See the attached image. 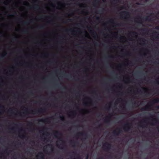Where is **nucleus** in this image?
<instances>
[{
	"instance_id": "58836bf2",
	"label": "nucleus",
	"mask_w": 159,
	"mask_h": 159,
	"mask_svg": "<svg viewBox=\"0 0 159 159\" xmlns=\"http://www.w3.org/2000/svg\"><path fill=\"white\" fill-rule=\"evenodd\" d=\"M109 107H106V109H107V110H109Z\"/></svg>"
},
{
	"instance_id": "7c9ffc66",
	"label": "nucleus",
	"mask_w": 159,
	"mask_h": 159,
	"mask_svg": "<svg viewBox=\"0 0 159 159\" xmlns=\"http://www.w3.org/2000/svg\"><path fill=\"white\" fill-rule=\"evenodd\" d=\"M120 99H117V100L116 101V102H119L120 101Z\"/></svg>"
},
{
	"instance_id": "4be33fe9",
	"label": "nucleus",
	"mask_w": 159,
	"mask_h": 159,
	"mask_svg": "<svg viewBox=\"0 0 159 159\" xmlns=\"http://www.w3.org/2000/svg\"><path fill=\"white\" fill-rule=\"evenodd\" d=\"M108 22H109V23H113V19H110L109 20Z\"/></svg>"
},
{
	"instance_id": "09e8293b",
	"label": "nucleus",
	"mask_w": 159,
	"mask_h": 159,
	"mask_svg": "<svg viewBox=\"0 0 159 159\" xmlns=\"http://www.w3.org/2000/svg\"><path fill=\"white\" fill-rule=\"evenodd\" d=\"M23 114H24V115H25V114H26V113H25V112H23Z\"/></svg>"
},
{
	"instance_id": "603ef678",
	"label": "nucleus",
	"mask_w": 159,
	"mask_h": 159,
	"mask_svg": "<svg viewBox=\"0 0 159 159\" xmlns=\"http://www.w3.org/2000/svg\"><path fill=\"white\" fill-rule=\"evenodd\" d=\"M95 45H97L98 44H97V43H95Z\"/></svg>"
},
{
	"instance_id": "e2e57ef3",
	"label": "nucleus",
	"mask_w": 159,
	"mask_h": 159,
	"mask_svg": "<svg viewBox=\"0 0 159 159\" xmlns=\"http://www.w3.org/2000/svg\"><path fill=\"white\" fill-rule=\"evenodd\" d=\"M1 155L2 156L3 155V154H2V153H1Z\"/></svg>"
},
{
	"instance_id": "6e6552de",
	"label": "nucleus",
	"mask_w": 159,
	"mask_h": 159,
	"mask_svg": "<svg viewBox=\"0 0 159 159\" xmlns=\"http://www.w3.org/2000/svg\"><path fill=\"white\" fill-rule=\"evenodd\" d=\"M152 36L153 37H152L153 39L158 38L159 37V34L157 32H154L152 34Z\"/></svg>"
},
{
	"instance_id": "2f4dec72",
	"label": "nucleus",
	"mask_w": 159,
	"mask_h": 159,
	"mask_svg": "<svg viewBox=\"0 0 159 159\" xmlns=\"http://www.w3.org/2000/svg\"><path fill=\"white\" fill-rule=\"evenodd\" d=\"M0 107L1 108H4V106H2V105H0Z\"/></svg>"
},
{
	"instance_id": "680f3d73",
	"label": "nucleus",
	"mask_w": 159,
	"mask_h": 159,
	"mask_svg": "<svg viewBox=\"0 0 159 159\" xmlns=\"http://www.w3.org/2000/svg\"><path fill=\"white\" fill-rule=\"evenodd\" d=\"M101 159H103L102 157H101Z\"/></svg>"
},
{
	"instance_id": "9b49d317",
	"label": "nucleus",
	"mask_w": 159,
	"mask_h": 159,
	"mask_svg": "<svg viewBox=\"0 0 159 159\" xmlns=\"http://www.w3.org/2000/svg\"><path fill=\"white\" fill-rule=\"evenodd\" d=\"M108 157L110 159H113V158H116V156H114L113 155L111 154L108 156Z\"/></svg>"
},
{
	"instance_id": "a19ab883",
	"label": "nucleus",
	"mask_w": 159,
	"mask_h": 159,
	"mask_svg": "<svg viewBox=\"0 0 159 159\" xmlns=\"http://www.w3.org/2000/svg\"><path fill=\"white\" fill-rule=\"evenodd\" d=\"M5 54H4V55H2V57H3L4 56H5Z\"/></svg>"
},
{
	"instance_id": "5701e85b",
	"label": "nucleus",
	"mask_w": 159,
	"mask_h": 159,
	"mask_svg": "<svg viewBox=\"0 0 159 159\" xmlns=\"http://www.w3.org/2000/svg\"><path fill=\"white\" fill-rule=\"evenodd\" d=\"M38 28L39 29H43L44 28V27L43 25H41L38 27Z\"/></svg>"
},
{
	"instance_id": "c03bdc74",
	"label": "nucleus",
	"mask_w": 159,
	"mask_h": 159,
	"mask_svg": "<svg viewBox=\"0 0 159 159\" xmlns=\"http://www.w3.org/2000/svg\"><path fill=\"white\" fill-rule=\"evenodd\" d=\"M61 139V138H60L59 139H60V141H62V139Z\"/></svg>"
},
{
	"instance_id": "5fc2aeb1",
	"label": "nucleus",
	"mask_w": 159,
	"mask_h": 159,
	"mask_svg": "<svg viewBox=\"0 0 159 159\" xmlns=\"http://www.w3.org/2000/svg\"><path fill=\"white\" fill-rule=\"evenodd\" d=\"M11 129L13 130L14 129V128H12Z\"/></svg>"
},
{
	"instance_id": "bf43d9fd",
	"label": "nucleus",
	"mask_w": 159,
	"mask_h": 159,
	"mask_svg": "<svg viewBox=\"0 0 159 159\" xmlns=\"http://www.w3.org/2000/svg\"><path fill=\"white\" fill-rule=\"evenodd\" d=\"M44 140H47V139L46 138H44Z\"/></svg>"
},
{
	"instance_id": "4c0bfd02",
	"label": "nucleus",
	"mask_w": 159,
	"mask_h": 159,
	"mask_svg": "<svg viewBox=\"0 0 159 159\" xmlns=\"http://www.w3.org/2000/svg\"><path fill=\"white\" fill-rule=\"evenodd\" d=\"M78 156L77 157V159H80V157L79 156V155L78 154Z\"/></svg>"
},
{
	"instance_id": "f03ea898",
	"label": "nucleus",
	"mask_w": 159,
	"mask_h": 159,
	"mask_svg": "<svg viewBox=\"0 0 159 159\" xmlns=\"http://www.w3.org/2000/svg\"><path fill=\"white\" fill-rule=\"evenodd\" d=\"M46 109L45 108H41L38 110H32L31 111L33 112V113L35 114H41L43 113L46 111Z\"/></svg>"
},
{
	"instance_id": "cd10ccee",
	"label": "nucleus",
	"mask_w": 159,
	"mask_h": 159,
	"mask_svg": "<svg viewBox=\"0 0 159 159\" xmlns=\"http://www.w3.org/2000/svg\"><path fill=\"white\" fill-rule=\"evenodd\" d=\"M8 111L9 112H11L12 113H14V112H12V109H10V110H9Z\"/></svg>"
},
{
	"instance_id": "de8ad7c7",
	"label": "nucleus",
	"mask_w": 159,
	"mask_h": 159,
	"mask_svg": "<svg viewBox=\"0 0 159 159\" xmlns=\"http://www.w3.org/2000/svg\"><path fill=\"white\" fill-rule=\"evenodd\" d=\"M93 93H96V92L95 91H93Z\"/></svg>"
},
{
	"instance_id": "7ed1b4c3",
	"label": "nucleus",
	"mask_w": 159,
	"mask_h": 159,
	"mask_svg": "<svg viewBox=\"0 0 159 159\" xmlns=\"http://www.w3.org/2000/svg\"><path fill=\"white\" fill-rule=\"evenodd\" d=\"M111 144L107 142L106 143L103 145V147L104 148V150L106 151H108L111 149Z\"/></svg>"
},
{
	"instance_id": "0e129e2a",
	"label": "nucleus",
	"mask_w": 159,
	"mask_h": 159,
	"mask_svg": "<svg viewBox=\"0 0 159 159\" xmlns=\"http://www.w3.org/2000/svg\"><path fill=\"white\" fill-rule=\"evenodd\" d=\"M30 93L32 94H33V93L32 92H31Z\"/></svg>"
},
{
	"instance_id": "f704fd0d",
	"label": "nucleus",
	"mask_w": 159,
	"mask_h": 159,
	"mask_svg": "<svg viewBox=\"0 0 159 159\" xmlns=\"http://www.w3.org/2000/svg\"><path fill=\"white\" fill-rule=\"evenodd\" d=\"M89 157V155L88 154H87V156L86 157V159H88Z\"/></svg>"
},
{
	"instance_id": "423d86ee",
	"label": "nucleus",
	"mask_w": 159,
	"mask_h": 159,
	"mask_svg": "<svg viewBox=\"0 0 159 159\" xmlns=\"http://www.w3.org/2000/svg\"><path fill=\"white\" fill-rule=\"evenodd\" d=\"M111 116V114H109L108 116H107L104 119V122L107 123H109L110 121Z\"/></svg>"
},
{
	"instance_id": "c756f323",
	"label": "nucleus",
	"mask_w": 159,
	"mask_h": 159,
	"mask_svg": "<svg viewBox=\"0 0 159 159\" xmlns=\"http://www.w3.org/2000/svg\"><path fill=\"white\" fill-rule=\"evenodd\" d=\"M96 19L97 20H100V18L98 17H97L96 18Z\"/></svg>"
},
{
	"instance_id": "69168bd1",
	"label": "nucleus",
	"mask_w": 159,
	"mask_h": 159,
	"mask_svg": "<svg viewBox=\"0 0 159 159\" xmlns=\"http://www.w3.org/2000/svg\"><path fill=\"white\" fill-rule=\"evenodd\" d=\"M34 130V129H32V130H33H33Z\"/></svg>"
},
{
	"instance_id": "052dcab7",
	"label": "nucleus",
	"mask_w": 159,
	"mask_h": 159,
	"mask_svg": "<svg viewBox=\"0 0 159 159\" xmlns=\"http://www.w3.org/2000/svg\"><path fill=\"white\" fill-rule=\"evenodd\" d=\"M20 116H22V115L21 114H20Z\"/></svg>"
},
{
	"instance_id": "3c124183",
	"label": "nucleus",
	"mask_w": 159,
	"mask_h": 159,
	"mask_svg": "<svg viewBox=\"0 0 159 159\" xmlns=\"http://www.w3.org/2000/svg\"><path fill=\"white\" fill-rule=\"evenodd\" d=\"M15 125L16 126H18V125L16 124H15Z\"/></svg>"
},
{
	"instance_id": "1a4fd4ad",
	"label": "nucleus",
	"mask_w": 159,
	"mask_h": 159,
	"mask_svg": "<svg viewBox=\"0 0 159 159\" xmlns=\"http://www.w3.org/2000/svg\"><path fill=\"white\" fill-rule=\"evenodd\" d=\"M37 157H39L40 159H44V156L43 153L42 152L39 153L37 155Z\"/></svg>"
},
{
	"instance_id": "8fccbe9b",
	"label": "nucleus",
	"mask_w": 159,
	"mask_h": 159,
	"mask_svg": "<svg viewBox=\"0 0 159 159\" xmlns=\"http://www.w3.org/2000/svg\"><path fill=\"white\" fill-rule=\"evenodd\" d=\"M157 16L159 17V13L157 15Z\"/></svg>"
},
{
	"instance_id": "6e6d98bb",
	"label": "nucleus",
	"mask_w": 159,
	"mask_h": 159,
	"mask_svg": "<svg viewBox=\"0 0 159 159\" xmlns=\"http://www.w3.org/2000/svg\"><path fill=\"white\" fill-rule=\"evenodd\" d=\"M129 139H128V140H127V143H128V142H129Z\"/></svg>"
},
{
	"instance_id": "6ab92c4d",
	"label": "nucleus",
	"mask_w": 159,
	"mask_h": 159,
	"mask_svg": "<svg viewBox=\"0 0 159 159\" xmlns=\"http://www.w3.org/2000/svg\"><path fill=\"white\" fill-rule=\"evenodd\" d=\"M68 31H70V32H72V31H73V32H75V31L74 30H72L71 29H70V30H65V31L66 32H68Z\"/></svg>"
},
{
	"instance_id": "b1692460",
	"label": "nucleus",
	"mask_w": 159,
	"mask_h": 159,
	"mask_svg": "<svg viewBox=\"0 0 159 159\" xmlns=\"http://www.w3.org/2000/svg\"><path fill=\"white\" fill-rule=\"evenodd\" d=\"M25 137H26L24 135H21L20 136V138H24Z\"/></svg>"
},
{
	"instance_id": "a211bd4d",
	"label": "nucleus",
	"mask_w": 159,
	"mask_h": 159,
	"mask_svg": "<svg viewBox=\"0 0 159 159\" xmlns=\"http://www.w3.org/2000/svg\"><path fill=\"white\" fill-rule=\"evenodd\" d=\"M118 1V0H112L111 3H116Z\"/></svg>"
},
{
	"instance_id": "864d4df0",
	"label": "nucleus",
	"mask_w": 159,
	"mask_h": 159,
	"mask_svg": "<svg viewBox=\"0 0 159 159\" xmlns=\"http://www.w3.org/2000/svg\"><path fill=\"white\" fill-rule=\"evenodd\" d=\"M69 20L70 21H71V20L70 19H69Z\"/></svg>"
},
{
	"instance_id": "4d7b16f0",
	"label": "nucleus",
	"mask_w": 159,
	"mask_h": 159,
	"mask_svg": "<svg viewBox=\"0 0 159 159\" xmlns=\"http://www.w3.org/2000/svg\"><path fill=\"white\" fill-rule=\"evenodd\" d=\"M94 34H95L96 35H97V33H96L95 32H94Z\"/></svg>"
},
{
	"instance_id": "2eb2a0df",
	"label": "nucleus",
	"mask_w": 159,
	"mask_h": 159,
	"mask_svg": "<svg viewBox=\"0 0 159 159\" xmlns=\"http://www.w3.org/2000/svg\"><path fill=\"white\" fill-rule=\"evenodd\" d=\"M59 117L62 121H64L65 120V118L63 116H60Z\"/></svg>"
},
{
	"instance_id": "bb28decb",
	"label": "nucleus",
	"mask_w": 159,
	"mask_h": 159,
	"mask_svg": "<svg viewBox=\"0 0 159 159\" xmlns=\"http://www.w3.org/2000/svg\"><path fill=\"white\" fill-rule=\"evenodd\" d=\"M34 9H38L39 8V7L38 5H37L35 7H34Z\"/></svg>"
},
{
	"instance_id": "338daca9",
	"label": "nucleus",
	"mask_w": 159,
	"mask_h": 159,
	"mask_svg": "<svg viewBox=\"0 0 159 159\" xmlns=\"http://www.w3.org/2000/svg\"><path fill=\"white\" fill-rule=\"evenodd\" d=\"M44 151L45 152H46V150H45H45H44Z\"/></svg>"
},
{
	"instance_id": "0eeeda50",
	"label": "nucleus",
	"mask_w": 159,
	"mask_h": 159,
	"mask_svg": "<svg viewBox=\"0 0 159 159\" xmlns=\"http://www.w3.org/2000/svg\"><path fill=\"white\" fill-rule=\"evenodd\" d=\"M53 134L54 136L57 138H58V136H61L62 135V133L57 131H55Z\"/></svg>"
},
{
	"instance_id": "72a5a7b5",
	"label": "nucleus",
	"mask_w": 159,
	"mask_h": 159,
	"mask_svg": "<svg viewBox=\"0 0 159 159\" xmlns=\"http://www.w3.org/2000/svg\"><path fill=\"white\" fill-rule=\"evenodd\" d=\"M101 126V125H100L98 126L97 128H100Z\"/></svg>"
},
{
	"instance_id": "473e14b6",
	"label": "nucleus",
	"mask_w": 159,
	"mask_h": 159,
	"mask_svg": "<svg viewBox=\"0 0 159 159\" xmlns=\"http://www.w3.org/2000/svg\"><path fill=\"white\" fill-rule=\"evenodd\" d=\"M84 105L85 106H87V103H84Z\"/></svg>"
},
{
	"instance_id": "13d9d810",
	"label": "nucleus",
	"mask_w": 159,
	"mask_h": 159,
	"mask_svg": "<svg viewBox=\"0 0 159 159\" xmlns=\"http://www.w3.org/2000/svg\"><path fill=\"white\" fill-rule=\"evenodd\" d=\"M43 130H41V131H40V132L41 133L42 132H43Z\"/></svg>"
},
{
	"instance_id": "9d476101",
	"label": "nucleus",
	"mask_w": 159,
	"mask_h": 159,
	"mask_svg": "<svg viewBox=\"0 0 159 159\" xmlns=\"http://www.w3.org/2000/svg\"><path fill=\"white\" fill-rule=\"evenodd\" d=\"M117 69L119 72L121 71L122 70V65L120 64L118 65L117 67Z\"/></svg>"
},
{
	"instance_id": "a878e982",
	"label": "nucleus",
	"mask_w": 159,
	"mask_h": 159,
	"mask_svg": "<svg viewBox=\"0 0 159 159\" xmlns=\"http://www.w3.org/2000/svg\"><path fill=\"white\" fill-rule=\"evenodd\" d=\"M107 57L109 58H113L114 57L112 56H109Z\"/></svg>"
},
{
	"instance_id": "4468645a",
	"label": "nucleus",
	"mask_w": 159,
	"mask_h": 159,
	"mask_svg": "<svg viewBox=\"0 0 159 159\" xmlns=\"http://www.w3.org/2000/svg\"><path fill=\"white\" fill-rule=\"evenodd\" d=\"M48 145L49 146V147H50L51 148V151L52 152H53L54 151V148L52 145L51 144H48Z\"/></svg>"
},
{
	"instance_id": "aec40b11",
	"label": "nucleus",
	"mask_w": 159,
	"mask_h": 159,
	"mask_svg": "<svg viewBox=\"0 0 159 159\" xmlns=\"http://www.w3.org/2000/svg\"><path fill=\"white\" fill-rule=\"evenodd\" d=\"M159 102V99H155L154 100V102Z\"/></svg>"
},
{
	"instance_id": "c9c22d12",
	"label": "nucleus",
	"mask_w": 159,
	"mask_h": 159,
	"mask_svg": "<svg viewBox=\"0 0 159 159\" xmlns=\"http://www.w3.org/2000/svg\"><path fill=\"white\" fill-rule=\"evenodd\" d=\"M32 123H31V122H29V125H32Z\"/></svg>"
},
{
	"instance_id": "c85d7f7f",
	"label": "nucleus",
	"mask_w": 159,
	"mask_h": 159,
	"mask_svg": "<svg viewBox=\"0 0 159 159\" xmlns=\"http://www.w3.org/2000/svg\"><path fill=\"white\" fill-rule=\"evenodd\" d=\"M17 39V37H15L14 38H13L12 39L13 40H16Z\"/></svg>"
},
{
	"instance_id": "e433bc0d",
	"label": "nucleus",
	"mask_w": 159,
	"mask_h": 159,
	"mask_svg": "<svg viewBox=\"0 0 159 159\" xmlns=\"http://www.w3.org/2000/svg\"><path fill=\"white\" fill-rule=\"evenodd\" d=\"M146 107L147 110H148L150 108H147V105L146 106Z\"/></svg>"
},
{
	"instance_id": "49530a36",
	"label": "nucleus",
	"mask_w": 159,
	"mask_h": 159,
	"mask_svg": "<svg viewBox=\"0 0 159 159\" xmlns=\"http://www.w3.org/2000/svg\"><path fill=\"white\" fill-rule=\"evenodd\" d=\"M27 110H28V109H26V110H25V111H27Z\"/></svg>"
},
{
	"instance_id": "39448f33",
	"label": "nucleus",
	"mask_w": 159,
	"mask_h": 159,
	"mask_svg": "<svg viewBox=\"0 0 159 159\" xmlns=\"http://www.w3.org/2000/svg\"><path fill=\"white\" fill-rule=\"evenodd\" d=\"M80 135L84 137L85 139L88 138V135L87 133L79 132L76 134V136L78 137L80 136Z\"/></svg>"
},
{
	"instance_id": "a18cd8bd",
	"label": "nucleus",
	"mask_w": 159,
	"mask_h": 159,
	"mask_svg": "<svg viewBox=\"0 0 159 159\" xmlns=\"http://www.w3.org/2000/svg\"><path fill=\"white\" fill-rule=\"evenodd\" d=\"M5 152H7V150L6 149L5 151Z\"/></svg>"
},
{
	"instance_id": "37998d69",
	"label": "nucleus",
	"mask_w": 159,
	"mask_h": 159,
	"mask_svg": "<svg viewBox=\"0 0 159 159\" xmlns=\"http://www.w3.org/2000/svg\"><path fill=\"white\" fill-rule=\"evenodd\" d=\"M102 11H103L102 10H99V11L100 12H102Z\"/></svg>"
},
{
	"instance_id": "ea45409f",
	"label": "nucleus",
	"mask_w": 159,
	"mask_h": 159,
	"mask_svg": "<svg viewBox=\"0 0 159 159\" xmlns=\"http://www.w3.org/2000/svg\"><path fill=\"white\" fill-rule=\"evenodd\" d=\"M2 34V33L0 32V36H1Z\"/></svg>"
},
{
	"instance_id": "f8f14e48",
	"label": "nucleus",
	"mask_w": 159,
	"mask_h": 159,
	"mask_svg": "<svg viewBox=\"0 0 159 159\" xmlns=\"http://www.w3.org/2000/svg\"><path fill=\"white\" fill-rule=\"evenodd\" d=\"M76 143V142L74 141H71L70 142V144L72 145V146L73 147H75V144Z\"/></svg>"
},
{
	"instance_id": "79ce46f5",
	"label": "nucleus",
	"mask_w": 159,
	"mask_h": 159,
	"mask_svg": "<svg viewBox=\"0 0 159 159\" xmlns=\"http://www.w3.org/2000/svg\"><path fill=\"white\" fill-rule=\"evenodd\" d=\"M14 158H16V157H16V155L15 154L14 155Z\"/></svg>"
},
{
	"instance_id": "f3484780",
	"label": "nucleus",
	"mask_w": 159,
	"mask_h": 159,
	"mask_svg": "<svg viewBox=\"0 0 159 159\" xmlns=\"http://www.w3.org/2000/svg\"><path fill=\"white\" fill-rule=\"evenodd\" d=\"M22 32L23 33L26 34L27 33L28 31L26 30H22Z\"/></svg>"
},
{
	"instance_id": "393cba45",
	"label": "nucleus",
	"mask_w": 159,
	"mask_h": 159,
	"mask_svg": "<svg viewBox=\"0 0 159 159\" xmlns=\"http://www.w3.org/2000/svg\"><path fill=\"white\" fill-rule=\"evenodd\" d=\"M23 24L24 25H26L28 24V23L27 21H24L23 22Z\"/></svg>"
},
{
	"instance_id": "dca6fc26",
	"label": "nucleus",
	"mask_w": 159,
	"mask_h": 159,
	"mask_svg": "<svg viewBox=\"0 0 159 159\" xmlns=\"http://www.w3.org/2000/svg\"><path fill=\"white\" fill-rule=\"evenodd\" d=\"M48 119H42L40 120V121H45L47 122L48 121Z\"/></svg>"
},
{
	"instance_id": "20e7f679",
	"label": "nucleus",
	"mask_w": 159,
	"mask_h": 159,
	"mask_svg": "<svg viewBox=\"0 0 159 159\" xmlns=\"http://www.w3.org/2000/svg\"><path fill=\"white\" fill-rule=\"evenodd\" d=\"M122 131L121 128H118L116 130H114L112 133L115 135H118Z\"/></svg>"
},
{
	"instance_id": "f257e3e1",
	"label": "nucleus",
	"mask_w": 159,
	"mask_h": 159,
	"mask_svg": "<svg viewBox=\"0 0 159 159\" xmlns=\"http://www.w3.org/2000/svg\"><path fill=\"white\" fill-rule=\"evenodd\" d=\"M127 11H122L120 13V16L121 19L125 18V16L127 15V75H129V4L128 3L127 5Z\"/></svg>"
},
{
	"instance_id": "774afa93",
	"label": "nucleus",
	"mask_w": 159,
	"mask_h": 159,
	"mask_svg": "<svg viewBox=\"0 0 159 159\" xmlns=\"http://www.w3.org/2000/svg\"><path fill=\"white\" fill-rule=\"evenodd\" d=\"M66 76L67 77H68V76H68V75H66Z\"/></svg>"
},
{
	"instance_id": "412c9836",
	"label": "nucleus",
	"mask_w": 159,
	"mask_h": 159,
	"mask_svg": "<svg viewBox=\"0 0 159 159\" xmlns=\"http://www.w3.org/2000/svg\"><path fill=\"white\" fill-rule=\"evenodd\" d=\"M71 115L74 116L76 115V113L75 111H72L71 112Z\"/></svg>"
},
{
	"instance_id": "ddd939ff",
	"label": "nucleus",
	"mask_w": 159,
	"mask_h": 159,
	"mask_svg": "<svg viewBox=\"0 0 159 159\" xmlns=\"http://www.w3.org/2000/svg\"><path fill=\"white\" fill-rule=\"evenodd\" d=\"M136 21L138 23L142 24V21L141 18H139L138 20H136Z\"/></svg>"
}]
</instances>
